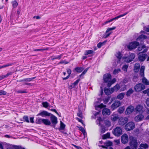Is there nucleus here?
Masks as SVG:
<instances>
[{"label":"nucleus","instance_id":"c85d7f7f","mask_svg":"<svg viewBox=\"0 0 149 149\" xmlns=\"http://www.w3.org/2000/svg\"><path fill=\"white\" fill-rule=\"evenodd\" d=\"M116 81V79L115 78H113L111 81V80L108 82L107 84V86L109 87L111 86L112 84L114 83Z\"/></svg>","mask_w":149,"mask_h":149},{"label":"nucleus","instance_id":"f03ea898","mask_svg":"<svg viewBox=\"0 0 149 149\" xmlns=\"http://www.w3.org/2000/svg\"><path fill=\"white\" fill-rule=\"evenodd\" d=\"M147 51V49H144L141 53H139L138 56V58L139 61H143L146 59L147 57V55L146 54H143L142 53L146 52Z\"/></svg>","mask_w":149,"mask_h":149},{"label":"nucleus","instance_id":"f257e3e1","mask_svg":"<svg viewBox=\"0 0 149 149\" xmlns=\"http://www.w3.org/2000/svg\"><path fill=\"white\" fill-rule=\"evenodd\" d=\"M130 138V144L132 149H136L137 142L136 139L133 136H131Z\"/></svg>","mask_w":149,"mask_h":149},{"label":"nucleus","instance_id":"09e8293b","mask_svg":"<svg viewBox=\"0 0 149 149\" xmlns=\"http://www.w3.org/2000/svg\"><path fill=\"white\" fill-rule=\"evenodd\" d=\"M124 110V109L123 107H120L118 110V111L120 113H123Z\"/></svg>","mask_w":149,"mask_h":149},{"label":"nucleus","instance_id":"13d9d810","mask_svg":"<svg viewBox=\"0 0 149 149\" xmlns=\"http://www.w3.org/2000/svg\"><path fill=\"white\" fill-rule=\"evenodd\" d=\"M116 29V27H114L112 28H108L106 31V33L109 32V31H112L115 29Z\"/></svg>","mask_w":149,"mask_h":149},{"label":"nucleus","instance_id":"338daca9","mask_svg":"<svg viewBox=\"0 0 149 149\" xmlns=\"http://www.w3.org/2000/svg\"><path fill=\"white\" fill-rule=\"evenodd\" d=\"M50 110L52 111H53L55 112L60 117L61 116L60 115H59L58 113V112L55 109H50Z\"/></svg>","mask_w":149,"mask_h":149},{"label":"nucleus","instance_id":"a878e982","mask_svg":"<svg viewBox=\"0 0 149 149\" xmlns=\"http://www.w3.org/2000/svg\"><path fill=\"white\" fill-rule=\"evenodd\" d=\"M43 123L46 125H49L51 124V123L49 120L46 119H43Z\"/></svg>","mask_w":149,"mask_h":149},{"label":"nucleus","instance_id":"7ed1b4c3","mask_svg":"<svg viewBox=\"0 0 149 149\" xmlns=\"http://www.w3.org/2000/svg\"><path fill=\"white\" fill-rule=\"evenodd\" d=\"M135 127V124L132 122H130L127 123L125 126V130L127 131L133 130Z\"/></svg>","mask_w":149,"mask_h":149},{"label":"nucleus","instance_id":"f3484780","mask_svg":"<svg viewBox=\"0 0 149 149\" xmlns=\"http://www.w3.org/2000/svg\"><path fill=\"white\" fill-rule=\"evenodd\" d=\"M111 113V111L109 109L104 108L102 111V114L103 115H109Z\"/></svg>","mask_w":149,"mask_h":149},{"label":"nucleus","instance_id":"5701e85b","mask_svg":"<svg viewBox=\"0 0 149 149\" xmlns=\"http://www.w3.org/2000/svg\"><path fill=\"white\" fill-rule=\"evenodd\" d=\"M13 73V72L8 73L6 75H2L0 76V80L8 77L9 75H12Z\"/></svg>","mask_w":149,"mask_h":149},{"label":"nucleus","instance_id":"39448f33","mask_svg":"<svg viewBox=\"0 0 149 149\" xmlns=\"http://www.w3.org/2000/svg\"><path fill=\"white\" fill-rule=\"evenodd\" d=\"M113 133L115 136H118L122 134V130L120 127H116L113 130Z\"/></svg>","mask_w":149,"mask_h":149},{"label":"nucleus","instance_id":"e2e57ef3","mask_svg":"<svg viewBox=\"0 0 149 149\" xmlns=\"http://www.w3.org/2000/svg\"><path fill=\"white\" fill-rule=\"evenodd\" d=\"M109 98H105L104 100V103L105 104H107L109 102Z\"/></svg>","mask_w":149,"mask_h":149},{"label":"nucleus","instance_id":"69168bd1","mask_svg":"<svg viewBox=\"0 0 149 149\" xmlns=\"http://www.w3.org/2000/svg\"><path fill=\"white\" fill-rule=\"evenodd\" d=\"M89 67L85 69V70L84 71L82 72V74H84L88 70Z\"/></svg>","mask_w":149,"mask_h":149},{"label":"nucleus","instance_id":"6ab92c4d","mask_svg":"<svg viewBox=\"0 0 149 149\" xmlns=\"http://www.w3.org/2000/svg\"><path fill=\"white\" fill-rule=\"evenodd\" d=\"M35 78V77L30 78H28L26 79H23L20 80H17V81H19L20 82H25L27 81H32L33 79H34Z\"/></svg>","mask_w":149,"mask_h":149},{"label":"nucleus","instance_id":"412c9836","mask_svg":"<svg viewBox=\"0 0 149 149\" xmlns=\"http://www.w3.org/2000/svg\"><path fill=\"white\" fill-rule=\"evenodd\" d=\"M120 88V86L119 85L116 84L113 88L111 89V91L112 92L114 91H117Z\"/></svg>","mask_w":149,"mask_h":149},{"label":"nucleus","instance_id":"5fc2aeb1","mask_svg":"<svg viewBox=\"0 0 149 149\" xmlns=\"http://www.w3.org/2000/svg\"><path fill=\"white\" fill-rule=\"evenodd\" d=\"M48 49V48H47L45 49H35L34 50V51H43V50H47Z\"/></svg>","mask_w":149,"mask_h":149},{"label":"nucleus","instance_id":"9d476101","mask_svg":"<svg viewBox=\"0 0 149 149\" xmlns=\"http://www.w3.org/2000/svg\"><path fill=\"white\" fill-rule=\"evenodd\" d=\"M111 75L109 74H107L103 76V79L105 83H108L111 80Z\"/></svg>","mask_w":149,"mask_h":149},{"label":"nucleus","instance_id":"2f4dec72","mask_svg":"<svg viewBox=\"0 0 149 149\" xmlns=\"http://www.w3.org/2000/svg\"><path fill=\"white\" fill-rule=\"evenodd\" d=\"M134 92L132 88H130L127 92L126 95L127 96H129L131 94H132Z\"/></svg>","mask_w":149,"mask_h":149},{"label":"nucleus","instance_id":"6e6d98bb","mask_svg":"<svg viewBox=\"0 0 149 149\" xmlns=\"http://www.w3.org/2000/svg\"><path fill=\"white\" fill-rule=\"evenodd\" d=\"M106 130L104 127L102 126L101 127V129L100 132L101 133H104L105 132Z\"/></svg>","mask_w":149,"mask_h":149},{"label":"nucleus","instance_id":"20e7f679","mask_svg":"<svg viewBox=\"0 0 149 149\" xmlns=\"http://www.w3.org/2000/svg\"><path fill=\"white\" fill-rule=\"evenodd\" d=\"M135 57V55L134 54L130 53V55L127 57H123V60L124 61L127 63H129L132 61Z\"/></svg>","mask_w":149,"mask_h":149},{"label":"nucleus","instance_id":"a211bd4d","mask_svg":"<svg viewBox=\"0 0 149 149\" xmlns=\"http://www.w3.org/2000/svg\"><path fill=\"white\" fill-rule=\"evenodd\" d=\"M142 109L143 107L140 105H138L134 109L136 112L142 113L143 112V111L142 110Z\"/></svg>","mask_w":149,"mask_h":149},{"label":"nucleus","instance_id":"052dcab7","mask_svg":"<svg viewBox=\"0 0 149 149\" xmlns=\"http://www.w3.org/2000/svg\"><path fill=\"white\" fill-rule=\"evenodd\" d=\"M6 92L4 91L1 90L0 91V95H6Z\"/></svg>","mask_w":149,"mask_h":149},{"label":"nucleus","instance_id":"b1692460","mask_svg":"<svg viewBox=\"0 0 149 149\" xmlns=\"http://www.w3.org/2000/svg\"><path fill=\"white\" fill-rule=\"evenodd\" d=\"M140 65L138 63H136L135 65L134 70L135 72H137L139 70Z\"/></svg>","mask_w":149,"mask_h":149},{"label":"nucleus","instance_id":"f704fd0d","mask_svg":"<svg viewBox=\"0 0 149 149\" xmlns=\"http://www.w3.org/2000/svg\"><path fill=\"white\" fill-rule=\"evenodd\" d=\"M21 146H13L12 147H9L6 149H21Z\"/></svg>","mask_w":149,"mask_h":149},{"label":"nucleus","instance_id":"3c124183","mask_svg":"<svg viewBox=\"0 0 149 149\" xmlns=\"http://www.w3.org/2000/svg\"><path fill=\"white\" fill-rule=\"evenodd\" d=\"M120 88V91H124L126 89V86L124 85L121 86Z\"/></svg>","mask_w":149,"mask_h":149},{"label":"nucleus","instance_id":"bb28decb","mask_svg":"<svg viewBox=\"0 0 149 149\" xmlns=\"http://www.w3.org/2000/svg\"><path fill=\"white\" fill-rule=\"evenodd\" d=\"M142 82L146 85H149V81L145 77H143L142 79Z\"/></svg>","mask_w":149,"mask_h":149},{"label":"nucleus","instance_id":"473e14b6","mask_svg":"<svg viewBox=\"0 0 149 149\" xmlns=\"http://www.w3.org/2000/svg\"><path fill=\"white\" fill-rule=\"evenodd\" d=\"M104 92L105 94L107 95H109L113 93L111 91V90H110L108 89H105Z\"/></svg>","mask_w":149,"mask_h":149},{"label":"nucleus","instance_id":"0e129e2a","mask_svg":"<svg viewBox=\"0 0 149 149\" xmlns=\"http://www.w3.org/2000/svg\"><path fill=\"white\" fill-rule=\"evenodd\" d=\"M16 92L17 93H26V91H22L21 90H19L16 91Z\"/></svg>","mask_w":149,"mask_h":149},{"label":"nucleus","instance_id":"4be33fe9","mask_svg":"<svg viewBox=\"0 0 149 149\" xmlns=\"http://www.w3.org/2000/svg\"><path fill=\"white\" fill-rule=\"evenodd\" d=\"M145 69L144 66H142L141 67L140 71V74L141 76L142 77H144V71Z\"/></svg>","mask_w":149,"mask_h":149},{"label":"nucleus","instance_id":"49530a36","mask_svg":"<svg viewBox=\"0 0 149 149\" xmlns=\"http://www.w3.org/2000/svg\"><path fill=\"white\" fill-rule=\"evenodd\" d=\"M12 4L14 8H16L18 5V3L16 1H14L12 2Z\"/></svg>","mask_w":149,"mask_h":149},{"label":"nucleus","instance_id":"58836bf2","mask_svg":"<svg viewBox=\"0 0 149 149\" xmlns=\"http://www.w3.org/2000/svg\"><path fill=\"white\" fill-rule=\"evenodd\" d=\"M93 51L92 50H88L86 51L85 52L84 55H87L89 54H91L93 53Z\"/></svg>","mask_w":149,"mask_h":149},{"label":"nucleus","instance_id":"864d4df0","mask_svg":"<svg viewBox=\"0 0 149 149\" xmlns=\"http://www.w3.org/2000/svg\"><path fill=\"white\" fill-rule=\"evenodd\" d=\"M140 146L141 147L144 148L145 149L148 148V145L146 143L144 144H141Z\"/></svg>","mask_w":149,"mask_h":149},{"label":"nucleus","instance_id":"dca6fc26","mask_svg":"<svg viewBox=\"0 0 149 149\" xmlns=\"http://www.w3.org/2000/svg\"><path fill=\"white\" fill-rule=\"evenodd\" d=\"M144 118V116L142 114H140L136 116L134 118V120L137 122H139L142 120Z\"/></svg>","mask_w":149,"mask_h":149},{"label":"nucleus","instance_id":"e433bc0d","mask_svg":"<svg viewBox=\"0 0 149 149\" xmlns=\"http://www.w3.org/2000/svg\"><path fill=\"white\" fill-rule=\"evenodd\" d=\"M116 56L118 59L119 61H120L122 57V55L120 52H117L116 54Z\"/></svg>","mask_w":149,"mask_h":149},{"label":"nucleus","instance_id":"0eeeda50","mask_svg":"<svg viewBox=\"0 0 149 149\" xmlns=\"http://www.w3.org/2000/svg\"><path fill=\"white\" fill-rule=\"evenodd\" d=\"M139 45V43L136 41L132 42L128 46V48L130 49H132L136 48Z\"/></svg>","mask_w":149,"mask_h":149},{"label":"nucleus","instance_id":"79ce46f5","mask_svg":"<svg viewBox=\"0 0 149 149\" xmlns=\"http://www.w3.org/2000/svg\"><path fill=\"white\" fill-rule=\"evenodd\" d=\"M43 119L39 118L36 120V123L38 124H42L43 123Z\"/></svg>","mask_w":149,"mask_h":149},{"label":"nucleus","instance_id":"4468645a","mask_svg":"<svg viewBox=\"0 0 149 149\" xmlns=\"http://www.w3.org/2000/svg\"><path fill=\"white\" fill-rule=\"evenodd\" d=\"M51 115H52V114L50 113H48L45 111H43L41 112L38 113L37 116H40L42 117H44L47 116H49Z\"/></svg>","mask_w":149,"mask_h":149},{"label":"nucleus","instance_id":"2eb2a0df","mask_svg":"<svg viewBox=\"0 0 149 149\" xmlns=\"http://www.w3.org/2000/svg\"><path fill=\"white\" fill-rule=\"evenodd\" d=\"M119 117L118 114L115 113H113L111 116V120L113 121H115L118 119H119Z\"/></svg>","mask_w":149,"mask_h":149},{"label":"nucleus","instance_id":"de8ad7c7","mask_svg":"<svg viewBox=\"0 0 149 149\" xmlns=\"http://www.w3.org/2000/svg\"><path fill=\"white\" fill-rule=\"evenodd\" d=\"M121 71L120 69H115L113 72V74H116L118 73L119 72Z\"/></svg>","mask_w":149,"mask_h":149},{"label":"nucleus","instance_id":"aec40b11","mask_svg":"<svg viewBox=\"0 0 149 149\" xmlns=\"http://www.w3.org/2000/svg\"><path fill=\"white\" fill-rule=\"evenodd\" d=\"M147 38V36L144 35H141L137 39V41H140L142 42L143 40Z\"/></svg>","mask_w":149,"mask_h":149},{"label":"nucleus","instance_id":"680f3d73","mask_svg":"<svg viewBox=\"0 0 149 149\" xmlns=\"http://www.w3.org/2000/svg\"><path fill=\"white\" fill-rule=\"evenodd\" d=\"M76 119L79 122H81L84 125H85L84 123H83L82 120L81 119H80L77 117L76 118Z\"/></svg>","mask_w":149,"mask_h":149},{"label":"nucleus","instance_id":"cd10ccee","mask_svg":"<svg viewBox=\"0 0 149 149\" xmlns=\"http://www.w3.org/2000/svg\"><path fill=\"white\" fill-rule=\"evenodd\" d=\"M125 93H121L119 94L117 96V98L120 100H122L124 97Z\"/></svg>","mask_w":149,"mask_h":149},{"label":"nucleus","instance_id":"423d86ee","mask_svg":"<svg viewBox=\"0 0 149 149\" xmlns=\"http://www.w3.org/2000/svg\"><path fill=\"white\" fill-rule=\"evenodd\" d=\"M145 88V86L143 84L140 83L136 85L134 87V89L136 91H140Z\"/></svg>","mask_w":149,"mask_h":149},{"label":"nucleus","instance_id":"4c0bfd02","mask_svg":"<svg viewBox=\"0 0 149 149\" xmlns=\"http://www.w3.org/2000/svg\"><path fill=\"white\" fill-rule=\"evenodd\" d=\"M105 107H106V105H104L103 104H101L100 105H98L97 107L95 106V108L96 110H97L98 108L101 109Z\"/></svg>","mask_w":149,"mask_h":149},{"label":"nucleus","instance_id":"774afa93","mask_svg":"<svg viewBox=\"0 0 149 149\" xmlns=\"http://www.w3.org/2000/svg\"><path fill=\"white\" fill-rule=\"evenodd\" d=\"M146 103L147 105L149 107V98H148L146 100Z\"/></svg>","mask_w":149,"mask_h":149},{"label":"nucleus","instance_id":"ddd939ff","mask_svg":"<svg viewBox=\"0 0 149 149\" xmlns=\"http://www.w3.org/2000/svg\"><path fill=\"white\" fill-rule=\"evenodd\" d=\"M51 115V116L50 117V120L52 123L55 126L58 123L57 118L55 116L52 114Z\"/></svg>","mask_w":149,"mask_h":149},{"label":"nucleus","instance_id":"1a4fd4ad","mask_svg":"<svg viewBox=\"0 0 149 149\" xmlns=\"http://www.w3.org/2000/svg\"><path fill=\"white\" fill-rule=\"evenodd\" d=\"M128 135L126 134H124L121 137V141L123 144L127 143L128 141Z\"/></svg>","mask_w":149,"mask_h":149},{"label":"nucleus","instance_id":"c9c22d12","mask_svg":"<svg viewBox=\"0 0 149 149\" xmlns=\"http://www.w3.org/2000/svg\"><path fill=\"white\" fill-rule=\"evenodd\" d=\"M110 136V133L108 132L106 134L103 135L102 136V138L103 139H106L107 138H109Z\"/></svg>","mask_w":149,"mask_h":149},{"label":"nucleus","instance_id":"9b49d317","mask_svg":"<svg viewBox=\"0 0 149 149\" xmlns=\"http://www.w3.org/2000/svg\"><path fill=\"white\" fill-rule=\"evenodd\" d=\"M120 105V102L119 101H115L111 105V108L112 110H114Z\"/></svg>","mask_w":149,"mask_h":149},{"label":"nucleus","instance_id":"393cba45","mask_svg":"<svg viewBox=\"0 0 149 149\" xmlns=\"http://www.w3.org/2000/svg\"><path fill=\"white\" fill-rule=\"evenodd\" d=\"M67 71L68 74V76H67L66 77L63 78V80L68 79L69 77L72 72L71 70L69 68H68L67 69Z\"/></svg>","mask_w":149,"mask_h":149},{"label":"nucleus","instance_id":"37998d69","mask_svg":"<svg viewBox=\"0 0 149 149\" xmlns=\"http://www.w3.org/2000/svg\"><path fill=\"white\" fill-rule=\"evenodd\" d=\"M13 63H10V64H6L5 65H3L2 66H0V69H1L2 68H5V67H8L9 66H11L12 65H13Z\"/></svg>","mask_w":149,"mask_h":149},{"label":"nucleus","instance_id":"a19ab883","mask_svg":"<svg viewBox=\"0 0 149 149\" xmlns=\"http://www.w3.org/2000/svg\"><path fill=\"white\" fill-rule=\"evenodd\" d=\"M42 104L43 107L47 108L49 106V104L47 102H43Z\"/></svg>","mask_w":149,"mask_h":149},{"label":"nucleus","instance_id":"f8f14e48","mask_svg":"<svg viewBox=\"0 0 149 149\" xmlns=\"http://www.w3.org/2000/svg\"><path fill=\"white\" fill-rule=\"evenodd\" d=\"M134 108L132 106H129L126 109L125 113L127 114H129L132 113L134 110Z\"/></svg>","mask_w":149,"mask_h":149},{"label":"nucleus","instance_id":"ea45409f","mask_svg":"<svg viewBox=\"0 0 149 149\" xmlns=\"http://www.w3.org/2000/svg\"><path fill=\"white\" fill-rule=\"evenodd\" d=\"M119 18V17H118V16H117L115 18H113L112 19H110V20H109L108 21H106V22H104V24H107L108 23L110 22L113 21L114 20L118 19Z\"/></svg>","mask_w":149,"mask_h":149},{"label":"nucleus","instance_id":"c03bdc74","mask_svg":"<svg viewBox=\"0 0 149 149\" xmlns=\"http://www.w3.org/2000/svg\"><path fill=\"white\" fill-rule=\"evenodd\" d=\"M77 116L81 118H83L82 113L79 109V112L77 113Z\"/></svg>","mask_w":149,"mask_h":149},{"label":"nucleus","instance_id":"c756f323","mask_svg":"<svg viewBox=\"0 0 149 149\" xmlns=\"http://www.w3.org/2000/svg\"><path fill=\"white\" fill-rule=\"evenodd\" d=\"M80 81V79H77L76 81L74 82L70 86L72 88L75 87V86H77L78 83L79 81Z\"/></svg>","mask_w":149,"mask_h":149},{"label":"nucleus","instance_id":"bf43d9fd","mask_svg":"<svg viewBox=\"0 0 149 149\" xmlns=\"http://www.w3.org/2000/svg\"><path fill=\"white\" fill-rule=\"evenodd\" d=\"M104 43V42H99L97 45V47L99 48H100L101 47V46H102L103 45Z\"/></svg>","mask_w":149,"mask_h":149},{"label":"nucleus","instance_id":"a18cd8bd","mask_svg":"<svg viewBox=\"0 0 149 149\" xmlns=\"http://www.w3.org/2000/svg\"><path fill=\"white\" fill-rule=\"evenodd\" d=\"M128 66V65H124L123 66V67L122 68V70L126 72L127 71V69Z\"/></svg>","mask_w":149,"mask_h":149},{"label":"nucleus","instance_id":"4d7b16f0","mask_svg":"<svg viewBox=\"0 0 149 149\" xmlns=\"http://www.w3.org/2000/svg\"><path fill=\"white\" fill-rule=\"evenodd\" d=\"M145 47L144 45H143L142 46L139 47L138 48V50L139 51H141L143 49H144Z\"/></svg>","mask_w":149,"mask_h":149},{"label":"nucleus","instance_id":"72a5a7b5","mask_svg":"<svg viewBox=\"0 0 149 149\" xmlns=\"http://www.w3.org/2000/svg\"><path fill=\"white\" fill-rule=\"evenodd\" d=\"M65 127V125L61 121L60 127L59 129V130L61 131L63 130Z\"/></svg>","mask_w":149,"mask_h":149},{"label":"nucleus","instance_id":"603ef678","mask_svg":"<svg viewBox=\"0 0 149 149\" xmlns=\"http://www.w3.org/2000/svg\"><path fill=\"white\" fill-rule=\"evenodd\" d=\"M24 120L27 123H29V120L28 117L27 116H24L23 117Z\"/></svg>","mask_w":149,"mask_h":149},{"label":"nucleus","instance_id":"8fccbe9b","mask_svg":"<svg viewBox=\"0 0 149 149\" xmlns=\"http://www.w3.org/2000/svg\"><path fill=\"white\" fill-rule=\"evenodd\" d=\"M79 130L82 132V133L85 135L86 133V131H85L84 129L82 127H78Z\"/></svg>","mask_w":149,"mask_h":149},{"label":"nucleus","instance_id":"6e6552de","mask_svg":"<svg viewBox=\"0 0 149 149\" xmlns=\"http://www.w3.org/2000/svg\"><path fill=\"white\" fill-rule=\"evenodd\" d=\"M128 121V118L125 117H121L119 118L118 123L119 125H123Z\"/></svg>","mask_w":149,"mask_h":149},{"label":"nucleus","instance_id":"7c9ffc66","mask_svg":"<svg viewBox=\"0 0 149 149\" xmlns=\"http://www.w3.org/2000/svg\"><path fill=\"white\" fill-rule=\"evenodd\" d=\"M74 69L77 72L80 73L83 70L84 68L82 67H77L75 68Z\"/></svg>","mask_w":149,"mask_h":149}]
</instances>
